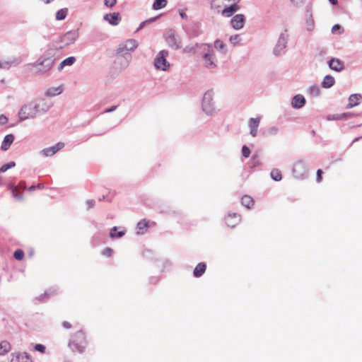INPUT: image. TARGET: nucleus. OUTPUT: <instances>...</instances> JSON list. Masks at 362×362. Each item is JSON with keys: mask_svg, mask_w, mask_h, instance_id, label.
Returning a JSON list of instances; mask_svg holds the SVG:
<instances>
[{"mask_svg": "<svg viewBox=\"0 0 362 362\" xmlns=\"http://www.w3.org/2000/svg\"><path fill=\"white\" fill-rule=\"evenodd\" d=\"M15 165H16V163L14 161H11L6 164H4L0 168V173H4L6 170H8V169H11V168L15 167Z\"/></svg>", "mask_w": 362, "mask_h": 362, "instance_id": "nucleus-41", "label": "nucleus"}, {"mask_svg": "<svg viewBox=\"0 0 362 362\" xmlns=\"http://www.w3.org/2000/svg\"><path fill=\"white\" fill-rule=\"evenodd\" d=\"M196 46H199V49L203 51L202 59L204 66L208 69L216 68V58L211 45L207 43H196Z\"/></svg>", "mask_w": 362, "mask_h": 362, "instance_id": "nucleus-3", "label": "nucleus"}, {"mask_svg": "<svg viewBox=\"0 0 362 362\" xmlns=\"http://www.w3.org/2000/svg\"><path fill=\"white\" fill-rule=\"evenodd\" d=\"M117 108V105H113V106L110 107V108L106 109L104 111V112H105V113L112 112L115 111Z\"/></svg>", "mask_w": 362, "mask_h": 362, "instance_id": "nucleus-56", "label": "nucleus"}, {"mask_svg": "<svg viewBox=\"0 0 362 362\" xmlns=\"http://www.w3.org/2000/svg\"><path fill=\"white\" fill-rule=\"evenodd\" d=\"M13 257L17 259V260H21L23 259V257H24V252L22 250H16L14 253H13Z\"/></svg>", "mask_w": 362, "mask_h": 362, "instance_id": "nucleus-43", "label": "nucleus"}, {"mask_svg": "<svg viewBox=\"0 0 362 362\" xmlns=\"http://www.w3.org/2000/svg\"><path fill=\"white\" fill-rule=\"evenodd\" d=\"M53 103L45 98H35L21 106L18 112L20 122L33 119L48 112Z\"/></svg>", "mask_w": 362, "mask_h": 362, "instance_id": "nucleus-1", "label": "nucleus"}, {"mask_svg": "<svg viewBox=\"0 0 362 362\" xmlns=\"http://www.w3.org/2000/svg\"><path fill=\"white\" fill-rule=\"evenodd\" d=\"M55 60L54 50L49 49L31 66L36 68V73L45 74L52 69Z\"/></svg>", "mask_w": 362, "mask_h": 362, "instance_id": "nucleus-2", "label": "nucleus"}, {"mask_svg": "<svg viewBox=\"0 0 362 362\" xmlns=\"http://www.w3.org/2000/svg\"><path fill=\"white\" fill-rule=\"evenodd\" d=\"M8 189L11 191V192L15 198H16L18 200L23 199V194L21 192H16V187L14 185L9 184Z\"/></svg>", "mask_w": 362, "mask_h": 362, "instance_id": "nucleus-39", "label": "nucleus"}, {"mask_svg": "<svg viewBox=\"0 0 362 362\" xmlns=\"http://www.w3.org/2000/svg\"><path fill=\"white\" fill-rule=\"evenodd\" d=\"M341 117H339V114L328 115L327 116V120H341Z\"/></svg>", "mask_w": 362, "mask_h": 362, "instance_id": "nucleus-48", "label": "nucleus"}, {"mask_svg": "<svg viewBox=\"0 0 362 362\" xmlns=\"http://www.w3.org/2000/svg\"><path fill=\"white\" fill-rule=\"evenodd\" d=\"M335 79L331 75H327L325 76L321 85L324 88H329L334 85Z\"/></svg>", "mask_w": 362, "mask_h": 362, "instance_id": "nucleus-28", "label": "nucleus"}, {"mask_svg": "<svg viewBox=\"0 0 362 362\" xmlns=\"http://www.w3.org/2000/svg\"><path fill=\"white\" fill-rule=\"evenodd\" d=\"M168 56V52L167 50L163 49L158 53L154 59V66L156 69L167 71L170 67V63L166 59Z\"/></svg>", "mask_w": 362, "mask_h": 362, "instance_id": "nucleus-8", "label": "nucleus"}, {"mask_svg": "<svg viewBox=\"0 0 362 362\" xmlns=\"http://www.w3.org/2000/svg\"><path fill=\"white\" fill-rule=\"evenodd\" d=\"M305 97L301 94L294 95L291 100V106L295 109L302 108L305 105Z\"/></svg>", "mask_w": 362, "mask_h": 362, "instance_id": "nucleus-15", "label": "nucleus"}, {"mask_svg": "<svg viewBox=\"0 0 362 362\" xmlns=\"http://www.w3.org/2000/svg\"><path fill=\"white\" fill-rule=\"evenodd\" d=\"M353 115H354V114L351 113V112H344V113L339 114V117H341V119H347L349 118L352 117Z\"/></svg>", "mask_w": 362, "mask_h": 362, "instance_id": "nucleus-51", "label": "nucleus"}, {"mask_svg": "<svg viewBox=\"0 0 362 362\" xmlns=\"http://www.w3.org/2000/svg\"><path fill=\"white\" fill-rule=\"evenodd\" d=\"M8 122V118L5 115H0V126L5 125Z\"/></svg>", "mask_w": 362, "mask_h": 362, "instance_id": "nucleus-50", "label": "nucleus"}, {"mask_svg": "<svg viewBox=\"0 0 362 362\" xmlns=\"http://www.w3.org/2000/svg\"><path fill=\"white\" fill-rule=\"evenodd\" d=\"M180 16L182 18H185L187 17V15L185 13H180Z\"/></svg>", "mask_w": 362, "mask_h": 362, "instance_id": "nucleus-64", "label": "nucleus"}, {"mask_svg": "<svg viewBox=\"0 0 362 362\" xmlns=\"http://www.w3.org/2000/svg\"><path fill=\"white\" fill-rule=\"evenodd\" d=\"M86 344L85 333L82 331H78L71 337L69 342V347L73 352L82 354L86 349Z\"/></svg>", "mask_w": 362, "mask_h": 362, "instance_id": "nucleus-4", "label": "nucleus"}, {"mask_svg": "<svg viewBox=\"0 0 362 362\" xmlns=\"http://www.w3.org/2000/svg\"><path fill=\"white\" fill-rule=\"evenodd\" d=\"M64 147V144L63 142H58L55 145L45 148L40 151V154L45 156L49 157L54 155L57 151L62 149Z\"/></svg>", "mask_w": 362, "mask_h": 362, "instance_id": "nucleus-12", "label": "nucleus"}, {"mask_svg": "<svg viewBox=\"0 0 362 362\" xmlns=\"http://www.w3.org/2000/svg\"><path fill=\"white\" fill-rule=\"evenodd\" d=\"M78 36L79 33L77 30H70L61 37L60 42L64 45L68 46L74 43Z\"/></svg>", "mask_w": 362, "mask_h": 362, "instance_id": "nucleus-11", "label": "nucleus"}, {"mask_svg": "<svg viewBox=\"0 0 362 362\" xmlns=\"http://www.w3.org/2000/svg\"><path fill=\"white\" fill-rule=\"evenodd\" d=\"M148 227V222L146 221V219H143L140 221L136 226V228L138 230V234H143Z\"/></svg>", "mask_w": 362, "mask_h": 362, "instance_id": "nucleus-32", "label": "nucleus"}, {"mask_svg": "<svg viewBox=\"0 0 362 362\" xmlns=\"http://www.w3.org/2000/svg\"><path fill=\"white\" fill-rule=\"evenodd\" d=\"M117 3V0H104V5L108 8H112Z\"/></svg>", "mask_w": 362, "mask_h": 362, "instance_id": "nucleus-47", "label": "nucleus"}, {"mask_svg": "<svg viewBox=\"0 0 362 362\" xmlns=\"http://www.w3.org/2000/svg\"><path fill=\"white\" fill-rule=\"evenodd\" d=\"M165 40L168 45L173 49H178L182 47V40L180 37L176 34L175 31L170 29L166 31Z\"/></svg>", "mask_w": 362, "mask_h": 362, "instance_id": "nucleus-7", "label": "nucleus"}, {"mask_svg": "<svg viewBox=\"0 0 362 362\" xmlns=\"http://www.w3.org/2000/svg\"><path fill=\"white\" fill-rule=\"evenodd\" d=\"M271 177L275 181H280L282 179L281 173L279 169L274 168L270 173Z\"/></svg>", "mask_w": 362, "mask_h": 362, "instance_id": "nucleus-38", "label": "nucleus"}, {"mask_svg": "<svg viewBox=\"0 0 362 362\" xmlns=\"http://www.w3.org/2000/svg\"><path fill=\"white\" fill-rule=\"evenodd\" d=\"M11 349V345L7 341H2L0 342V355H4Z\"/></svg>", "mask_w": 362, "mask_h": 362, "instance_id": "nucleus-34", "label": "nucleus"}, {"mask_svg": "<svg viewBox=\"0 0 362 362\" xmlns=\"http://www.w3.org/2000/svg\"><path fill=\"white\" fill-rule=\"evenodd\" d=\"M308 93L313 97H318L320 95V88L318 86L314 85L308 88Z\"/></svg>", "mask_w": 362, "mask_h": 362, "instance_id": "nucleus-35", "label": "nucleus"}, {"mask_svg": "<svg viewBox=\"0 0 362 362\" xmlns=\"http://www.w3.org/2000/svg\"><path fill=\"white\" fill-rule=\"evenodd\" d=\"M292 171L295 177L303 179L307 175L308 170L306 163L299 160L294 163Z\"/></svg>", "mask_w": 362, "mask_h": 362, "instance_id": "nucleus-9", "label": "nucleus"}, {"mask_svg": "<svg viewBox=\"0 0 362 362\" xmlns=\"http://www.w3.org/2000/svg\"><path fill=\"white\" fill-rule=\"evenodd\" d=\"M242 154L245 158H248L250 156V150L246 145H244L242 148Z\"/></svg>", "mask_w": 362, "mask_h": 362, "instance_id": "nucleus-45", "label": "nucleus"}, {"mask_svg": "<svg viewBox=\"0 0 362 362\" xmlns=\"http://www.w3.org/2000/svg\"><path fill=\"white\" fill-rule=\"evenodd\" d=\"M240 221V216L236 213L229 214L226 217V223L230 228L235 227Z\"/></svg>", "mask_w": 362, "mask_h": 362, "instance_id": "nucleus-19", "label": "nucleus"}, {"mask_svg": "<svg viewBox=\"0 0 362 362\" xmlns=\"http://www.w3.org/2000/svg\"><path fill=\"white\" fill-rule=\"evenodd\" d=\"M305 28L309 32L313 31L315 28V22L312 13H309L308 12L306 15Z\"/></svg>", "mask_w": 362, "mask_h": 362, "instance_id": "nucleus-31", "label": "nucleus"}, {"mask_svg": "<svg viewBox=\"0 0 362 362\" xmlns=\"http://www.w3.org/2000/svg\"><path fill=\"white\" fill-rule=\"evenodd\" d=\"M62 326H63L64 328H66V329H69V328H71V323H69V322H67V321H64V322H63V323H62Z\"/></svg>", "mask_w": 362, "mask_h": 362, "instance_id": "nucleus-57", "label": "nucleus"}, {"mask_svg": "<svg viewBox=\"0 0 362 362\" xmlns=\"http://www.w3.org/2000/svg\"><path fill=\"white\" fill-rule=\"evenodd\" d=\"M146 22H147V21H144V22H142V23L139 25V28H137V30H139L142 29V28H144V26L145 25V24H146Z\"/></svg>", "mask_w": 362, "mask_h": 362, "instance_id": "nucleus-59", "label": "nucleus"}, {"mask_svg": "<svg viewBox=\"0 0 362 362\" xmlns=\"http://www.w3.org/2000/svg\"><path fill=\"white\" fill-rule=\"evenodd\" d=\"M76 62V57H69L64 59L59 65L58 70L60 71H62L65 66H72Z\"/></svg>", "mask_w": 362, "mask_h": 362, "instance_id": "nucleus-29", "label": "nucleus"}, {"mask_svg": "<svg viewBox=\"0 0 362 362\" xmlns=\"http://www.w3.org/2000/svg\"><path fill=\"white\" fill-rule=\"evenodd\" d=\"M15 136L13 134H7L4 136L1 143V148L3 151H7L13 144Z\"/></svg>", "mask_w": 362, "mask_h": 362, "instance_id": "nucleus-21", "label": "nucleus"}, {"mask_svg": "<svg viewBox=\"0 0 362 362\" xmlns=\"http://www.w3.org/2000/svg\"><path fill=\"white\" fill-rule=\"evenodd\" d=\"M42 1H43L44 3L45 4H49L51 1H52L53 0H41Z\"/></svg>", "mask_w": 362, "mask_h": 362, "instance_id": "nucleus-63", "label": "nucleus"}, {"mask_svg": "<svg viewBox=\"0 0 362 362\" xmlns=\"http://www.w3.org/2000/svg\"><path fill=\"white\" fill-rule=\"evenodd\" d=\"M245 18L243 14H237L230 20L231 26L235 30H240L243 28Z\"/></svg>", "mask_w": 362, "mask_h": 362, "instance_id": "nucleus-14", "label": "nucleus"}, {"mask_svg": "<svg viewBox=\"0 0 362 362\" xmlns=\"http://www.w3.org/2000/svg\"><path fill=\"white\" fill-rule=\"evenodd\" d=\"M230 42L234 45H237L240 42V36L238 35H234L230 37Z\"/></svg>", "mask_w": 362, "mask_h": 362, "instance_id": "nucleus-46", "label": "nucleus"}, {"mask_svg": "<svg viewBox=\"0 0 362 362\" xmlns=\"http://www.w3.org/2000/svg\"><path fill=\"white\" fill-rule=\"evenodd\" d=\"M197 48H199V46H196V44L194 45H187L184 48L183 52L185 53H195Z\"/></svg>", "mask_w": 362, "mask_h": 362, "instance_id": "nucleus-42", "label": "nucleus"}, {"mask_svg": "<svg viewBox=\"0 0 362 362\" xmlns=\"http://www.w3.org/2000/svg\"><path fill=\"white\" fill-rule=\"evenodd\" d=\"M103 19L107 21L112 25H117L119 23L121 18L119 13H112L105 14Z\"/></svg>", "mask_w": 362, "mask_h": 362, "instance_id": "nucleus-18", "label": "nucleus"}, {"mask_svg": "<svg viewBox=\"0 0 362 362\" xmlns=\"http://www.w3.org/2000/svg\"><path fill=\"white\" fill-rule=\"evenodd\" d=\"M260 122V118H250L248 122L250 127V134L252 136L255 137L257 135V129Z\"/></svg>", "mask_w": 362, "mask_h": 362, "instance_id": "nucleus-17", "label": "nucleus"}, {"mask_svg": "<svg viewBox=\"0 0 362 362\" xmlns=\"http://www.w3.org/2000/svg\"><path fill=\"white\" fill-rule=\"evenodd\" d=\"M21 62L18 58H14L10 61H1V69H8L11 66L18 65Z\"/></svg>", "mask_w": 362, "mask_h": 362, "instance_id": "nucleus-27", "label": "nucleus"}, {"mask_svg": "<svg viewBox=\"0 0 362 362\" xmlns=\"http://www.w3.org/2000/svg\"><path fill=\"white\" fill-rule=\"evenodd\" d=\"M240 9V6L237 4H233L228 7H226L222 11V15L225 17H230L232 16L235 12H237Z\"/></svg>", "mask_w": 362, "mask_h": 362, "instance_id": "nucleus-22", "label": "nucleus"}, {"mask_svg": "<svg viewBox=\"0 0 362 362\" xmlns=\"http://www.w3.org/2000/svg\"><path fill=\"white\" fill-rule=\"evenodd\" d=\"M341 30H342V28H341V26L340 25H339V24H335V25L332 27V32L333 33H337V32H338L339 33H341Z\"/></svg>", "mask_w": 362, "mask_h": 362, "instance_id": "nucleus-52", "label": "nucleus"}, {"mask_svg": "<svg viewBox=\"0 0 362 362\" xmlns=\"http://www.w3.org/2000/svg\"><path fill=\"white\" fill-rule=\"evenodd\" d=\"M241 203L244 206H245L247 209H250L253 205L254 201L251 197L245 195L241 199Z\"/></svg>", "mask_w": 362, "mask_h": 362, "instance_id": "nucleus-33", "label": "nucleus"}, {"mask_svg": "<svg viewBox=\"0 0 362 362\" xmlns=\"http://www.w3.org/2000/svg\"><path fill=\"white\" fill-rule=\"evenodd\" d=\"M267 132L269 135H276L279 133V128L276 126L271 127L268 129Z\"/></svg>", "mask_w": 362, "mask_h": 362, "instance_id": "nucleus-44", "label": "nucleus"}, {"mask_svg": "<svg viewBox=\"0 0 362 362\" xmlns=\"http://www.w3.org/2000/svg\"><path fill=\"white\" fill-rule=\"evenodd\" d=\"M112 253V250L110 247H106L103 252L102 254L104 256L110 257Z\"/></svg>", "mask_w": 362, "mask_h": 362, "instance_id": "nucleus-53", "label": "nucleus"}, {"mask_svg": "<svg viewBox=\"0 0 362 362\" xmlns=\"http://www.w3.org/2000/svg\"><path fill=\"white\" fill-rule=\"evenodd\" d=\"M67 8H62L59 10L56 13V19L58 21L64 20L67 16Z\"/></svg>", "mask_w": 362, "mask_h": 362, "instance_id": "nucleus-40", "label": "nucleus"}, {"mask_svg": "<svg viewBox=\"0 0 362 362\" xmlns=\"http://www.w3.org/2000/svg\"><path fill=\"white\" fill-rule=\"evenodd\" d=\"M167 5V0H155L152 8L153 10H159Z\"/></svg>", "mask_w": 362, "mask_h": 362, "instance_id": "nucleus-36", "label": "nucleus"}, {"mask_svg": "<svg viewBox=\"0 0 362 362\" xmlns=\"http://www.w3.org/2000/svg\"><path fill=\"white\" fill-rule=\"evenodd\" d=\"M37 188L35 185H32L29 187V191H33Z\"/></svg>", "mask_w": 362, "mask_h": 362, "instance_id": "nucleus-60", "label": "nucleus"}, {"mask_svg": "<svg viewBox=\"0 0 362 362\" xmlns=\"http://www.w3.org/2000/svg\"><path fill=\"white\" fill-rule=\"evenodd\" d=\"M36 187L38 189H42L44 187V185L42 184H38Z\"/></svg>", "mask_w": 362, "mask_h": 362, "instance_id": "nucleus-62", "label": "nucleus"}, {"mask_svg": "<svg viewBox=\"0 0 362 362\" xmlns=\"http://www.w3.org/2000/svg\"><path fill=\"white\" fill-rule=\"evenodd\" d=\"M330 3L333 5H336L337 4V0H329Z\"/></svg>", "mask_w": 362, "mask_h": 362, "instance_id": "nucleus-61", "label": "nucleus"}, {"mask_svg": "<svg viewBox=\"0 0 362 362\" xmlns=\"http://www.w3.org/2000/svg\"><path fill=\"white\" fill-rule=\"evenodd\" d=\"M362 102V95L360 93H354L349 97V103L346 105L347 109H351Z\"/></svg>", "mask_w": 362, "mask_h": 362, "instance_id": "nucleus-16", "label": "nucleus"}, {"mask_svg": "<svg viewBox=\"0 0 362 362\" xmlns=\"http://www.w3.org/2000/svg\"><path fill=\"white\" fill-rule=\"evenodd\" d=\"M329 67L336 71H341L344 69V64L339 59L332 58L328 62Z\"/></svg>", "mask_w": 362, "mask_h": 362, "instance_id": "nucleus-20", "label": "nucleus"}, {"mask_svg": "<svg viewBox=\"0 0 362 362\" xmlns=\"http://www.w3.org/2000/svg\"><path fill=\"white\" fill-rule=\"evenodd\" d=\"M206 265L204 262L199 263L194 269L193 274L195 277L202 276L205 272Z\"/></svg>", "mask_w": 362, "mask_h": 362, "instance_id": "nucleus-26", "label": "nucleus"}, {"mask_svg": "<svg viewBox=\"0 0 362 362\" xmlns=\"http://www.w3.org/2000/svg\"><path fill=\"white\" fill-rule=\"evenodd\" d=\"M11 362H32V360L26 353H18L13 356Z\"/></svg>", "mask_w": 362, "mask_h": 362, "instance_id": "nucleus-23", "label": "nucleus"}, {"mask_svg": "<svg viewBox=\"0 0 362 362\" xmlns=\"http://www.w3.org/2000/svg\"><path fill=\"white\" fill-rule=\"evenodd\" d=\"M63 92V87L59 86L57 87H50L45 93V95L49 97L60 95Z\"/></svg>", "mask_w": 362, "mask_h": 362, "instance_id": "nucleus-24", "label": "nucleus"}, {"mask_svg": "<svg viewBox=\"0 0 362 362\" xmlns=\"http://www.w3.org/2000/svg\"><path fill=\"white\" fill-rule=\"evenodd\" d=\"M214 48L218 50L223 54H226L228 52L226 45L220 40L214 41Z\"/></svg>", "mask_w": 362, "mask_h": 362, "instance_id": "nucleus-30", "label": "nucleus"}, {"mask_svg": "<svg viewBox=\"0 0 362 362\" xmlns=\"http://www.w3.org/2000/svg\"><path fill=\"white\" fill-rule=\"evenodd\" d=\"M95 202L93 199H88L86 202L88 209L93 208L95 206Z\"/></svg>", "mask_w": 362, "mask_h": 362, "instance_id": "nucleus-54", "label": "nucleus"}, {"mask_svg": "<svg viewBox=\"0 0 362 362\" xmlns=\"http://www.w3.org/2000/svg\"><path fill=\"white\" fill-rule=\"evenodd\" d=\"M117 230V226H114L111 230H110V236L111 238H122L124 234H125V232L124 231H119V232H116Z\"/></svg>", "mask_w": 362, "mask_h": 362, "instance_id": "nucleus-37", "label": "nucleus"}, {"mask_svg": "<svg viewBox=\"0 0 362 362\" xmlns=\"http://www.w3.org/2000/svg\"><path fill=\"white\" fill-rule=\"evenodd\" d=\"M289 35L287 30L282 31L278 37V40L273 48V54L276 57L282 56L286 52L287 44Z\"/></svg>", "mask_w": 362, "mask_h": 362, "instance_id": "nucleus-5", "label": "nucleus"}, {"mask_svg": "<svg viewBox=\"0 0 362 362\" xmlns=\"http://www.w3.org/2000/svg\"><path fill=\"white\" fill-rule=\"evenodd\" d=\"M158 280H159L158 277H157V276H153V277H151V278L150 279V282H151V284H156V283L158 281Z\"/></svg>", "mask_w": 362, "mask_h": 362, "instance_id": "nucleus-58", "label": "nucleus"}, {"mask_svg": "<svg viewBox=\"0 0 362 362\" xmlns=\"http://www.w3.org/2000/svg\"><path fill=\"white\" fill-rule=\"evenodd\" d=\"M202 110L207 115H212L215 112L214 104L213 102V92L207 90L203 96L202 103Z\"/></svg>", "mask_w": 362, "mask_h": 362, "instance_id": "nucleus-6", "label": "nucleus"}, {"mask_svg": "<svg viewBox=\"0 0 362 362\" xmlns=\"http://www.w3.org/2000/svg\"><path fill=\"white\" fill-rule=\"evenodd\" d=\"M57 293V288H51L47 290L44 293L39 296L37 298L39 300H46L51 296L56 295Z\"/></svg>", "mask_w": 362, "mask_h": 362, "instance_id": "nucleus-25", "label": "nucleus"}, {"mask_svg": "<svg viewBox=\"0 0 362 362\" xmlns=\"http://www.w3.org/2000/svg\"><path fill=\"white\" fill-rule=\"evenodd\" d=\"M117 61H118V63L120 65V68L122 69H127L132 59V56L130 53L129 52H125V53H122V54H117Z\"/></svg>", "mask_w": 362, "mask_h": 362, "instance_id": "nucleus-13", "label": "nucleus"}, {"mask_svg": "<svg viewBox=\"0 0 362 362\" xmlns=\"http://www.w3.org/2000/svg\"><path fill=\"white\" fill-rule=\"evenodd\" d=\"M34 348H35V351H40L41 353H44L45 351V349H46L45 346L43 344H35Z\"/></svg>", "mask_w": 362, "mask_h": 362, "instance_id": "nucleus-49", "label": "nucleus"}, {"mask_svg": "<svg viewBox=\"0 0 362 362\" xmlns=\"http://www.w3.org/2000/svg\"><path fill=\"white\" fill-rule=\"evenodd\" d=\"M322 170H320V169L317 170V177H316V181L317 182L321 181V180H322Z\"/></svg>", "mask_w": 362, "mask_h": 362, "instance_id": "nucleus-55", "label": "nucleus"}, {"mask_svg": "<svg viewBox=\"0 0 362 362\" xmlns=\"http://www.w3.org/2000/svg\"><path fill=\"white\" fill-rule=\"evenodd\" d=\"M139 46L138 42L134 39H129L119 44L117 49V54H122V53L134 51Z\"/></svg>", "mask_w": 362, "mask_h": 362, "instance_id": "nucleus-10", "label": "nucleus"}]
</instances>
